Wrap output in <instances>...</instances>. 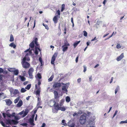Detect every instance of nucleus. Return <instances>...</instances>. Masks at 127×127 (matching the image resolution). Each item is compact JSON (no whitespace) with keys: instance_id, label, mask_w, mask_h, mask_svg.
<instances>
[{"instance_id":"nucleus-1","label":"nucleus","mask_w":127,"mask_h":127,"mask_svg":"<svg viewBox=\"0 0 127 127\" xmlns=\"http://www.w3.org/2000/svg\"><path fill=\"white\" fill-rule=\"evenodd\" d=\"M30 60V59L28 57V54H27L25 57L23 59L21 64L23 67L24 68L27 69L30 66V64L26 61H29Z\"/></svg>"},{"instance_id":"nucleus-2","label":"nucleus","mask_w":127,"mask_h":127,"mask_svg":"<svg viewBox=\"0 0 127 127\" xmlns=\"http://www.w3.org/2000/svg\"><path fill=\"white\" fill-rule=\"evenodd\" d=\"M53 93L54 95V99L52 101L54 103L53 106H54L55 108V106L57 105H59L58 103L59 101V96L58 93L57 91H54Z\"/></svg>"},{"instance_id":"nucleus-3","label":"nucleus","mask_w":127,"mask_h":127,"mask_svg":"<svg viewBox=\"0 0 127 127\" xmlns=\"http://www.w3.org/2000/svg\"><path fill=\"white\" fill-rule=\"evenodd\" d=\"M37 41V38H35L34 40H33L30 44V47L31 48H33L34 46V43L35 45V46L39 47V44L38 43Z\"/></svg>"},{"instance_id":"nucleus-4","label":"nucleus","mask_w":127,"mask_h":127,"mask_svg":"<svg viewBox=\"0 0 127 127\" xmlns=\"http://www.w3.org/2000/svg\"><path fill=\"white\" fill-rule=\"evenodd\" d=\"M86 116L83 115L80 116V122L81 125H83L85 123L86 121Z\"/></svg>"},{"instance_id":"nucleus-5","label":"nucleus","mask_w":127,"mask_h":127,"mask_svg":"<svg viewBox=\"0 0 127 127\" xmlns=\"http://www.w3.org/2000/svg\"><path fill=\"white\" fill-rule=\"evenodd\" d=\"M61 84L62 85H64L62 87V90L66 92H67V89L68 87L69 84V83H67L65 84H64L63 82H62Z\"/></svg>"},{"instance_id":"nucleus-6","label":"nucleus","mask_w":127,"mask_h":127,"mask_svg":"<svg viewBox=\"0 0 127 127\" xmlns=\"http://www.w3.org/2000/svg\"><path fill=\"white\" fill-rule=\"evenodd\" d=\"M34 69L33 68L31 67L29 69L28 71V73L30 78L32 79L33 78V73L34 72Z\"/></svg>"},{"instance_id":"nucleus-7","label":"nucleus","mask_w":127,"mask_h":127,"mask_svg":"<svg viewBox=\"0 0 127 127\" xmlns=\"http://www.w3.org/2000/svg\"><path fill=\"white\" fill-rule=\"evenodd\" d=\"M58 53H55L53 55L51 59V64H54V62L56 58L58 55Z\"/></svg>"},{"instance_id":"nucleus-8","label":"nucleus","mask_w":127,"mask_h":127,"mask_svg":"<svg viewBox=\"0 0 127 127\" xmlns=\"http://www.w3.org/2000/svg\"><path fill=\"white\" fill-rule=\"evenodd\" d=\"M54 109L57 111H58V110H61L62 111H64L66 110L65 107H61L59 105H57L55 106Z\"/></svg>"},{"instance_id":"nucleus-9","label":"nucleus","mask_w":127,"mask_h":127,"mask_svg":"<svg viewBox=\"0 0 127 127\" xmlns=\"http://www.w3.org/2000/svg\"><path fill=\"white\" fill-rule=\"evenodd\" d=\"M61 84H62L60 82H55L53 86V87L54 89L59 88L61 87Z\"/></svg>"},{"instance_id":"nucleus-10","label":"nucleus","mask_w":127,"mask_h":127,"mask_svg":"<svg viewBox=\"0 0 127 127\" xmlns=\"http://www.w3.org/2000/svg\"><path fill=\"white\" fill-rule=\"evenodd\" d=\"M35 88L36 89H38L35 92V94L37 95H38V96H40V86L37 87V85L36 84L35 85Z\"/></svg>"},{"instance_id":"nucleus-11","label":"nucleus","mask_w":127,"mask_h":127,"mask_svg":"<svg viewBox=\"0 0 127 127\" xmlns=\"http://www.w3.org/2000/svg\"><path fill=\"white\" fill-rule=\"evenodd\" d=\"M60 17V16L58 15L55 16L53 18V21L55 24L57 23L58 20V18Z\"/></svg>"},{"instance_id":"nucleus-12","label":"nucleus","mask_w":127,"mask_h":127,"mask_svg":"<svg viewBox=\"0 0 127 127\" xmlns=\"http://www.w3.org/2000/svg\"><path fill=\"white\" fill-rule=\"evenodd\" d=\"M124 57V53H122L116 59L117 60L119 61L121 60Z\"/></svg>"},{"instance_id":"nucleus-13","label":"nucleus","mask_w":127,"mask_h":127,"mask_svg":"<svg viewBox=\"0 0 127 127\" xmlns=\"http://www.w3.org/2000/svg\"><path fill=\"white\" fill-rule=\"evenodd\" d=\"M37 50H38L40 52L41 51V50L39 48V47L35 46L34 53H35V54L36 55L38 54V52L37 51Z\"/></svg>"},{"instance_id":"nucleus-14","label":"nucleus","mask_w":127,"mask_h":127,"mask_svg":"<svg viewBox=\"0 0 127 127\" xmlns=\"http://www.w3.org/2000/svg\"><path fill=\"white\" fill-rule=\"evenodd\" d=\"M5 101L6 104L8 106H10L12 103V101L10 99H6Z\"/></svg>"},{"instance_id":"nucleus-15","label":"nucleus","mask_w":127,"mask_h":127,"mask_svg":"<svg viewBox=\"0 0 127 127\" xmlns=\"http://www.w3.org/2000/svg\"><path fill=\"white\" fill-rule=\"evenodd\" d=\"M23 104V101L22 100L20 99L19 100V102L17 104V107H21Z\"/></svg>"},{"instance_id":"nucleus-16","label":"nucleus","mask_w":127,"mask_h":127,"mask_svg":"<svg viewBox=\"0 0 127 127\" xmlns=\"http://www.w3.org/2000/svg\"><path fill=\"white\" fill-rule=\"evenodd\" d=\"M64 101L65 100L64 99H61L60 100V104H59V106L60 107L62 106L63 105Z\"/></svg>"},{"instance_id":"nucleus-17","label":"nucleus","mask_w":127,"mask_h":127,"mask_svg":"<svg viewBox=\"0 0 127 127\" xmlns=\"http://www.w3.org/2000/svg\"><path fill=\"white\" fill-rule=\"evenodd\" d=\"M30 124L31 125H34V124L33 123V119L30 118L29 120Z\"/></svg>"},{"instance_id":"nucleus-18","label":"nucleus","mask_w":127,"mask_h":127,"mask_svg":"<svg viewBox=\"0 0 127 127\" xmlns=\"http://www.w3.org/2000/svg\"><path fill=\"white\" fill-rule=\"evenodd\" d=\"M80 40L78 41H76L73 44V46L74 48H75L77 45L80 43Z\"/></svg>"},{"instance_id":"nucleus-19","label":"nucleus","mask_w":127,"mask_h":127,"mask_svg":"<svg viewBox=\"0 0 127 127\" xmlns=\"http://www.w3.org/2000/svg\"><path fill=\"white\" fill-rule=\"evenodd\" d=\"M11 121L12 122V125H16L18 123V121L13 120H12Z\"/></svg>"},{"instance_id":"nucleus-20","label":"nucleus","mask_w":127,"mask_h":127,"mask_svg":"<svg viewBox=\"0 0 127 127\" xmlns=\"http://www.w3.org/2000/svg\"><path fill=\"white\" fill-rule=\"evenodd\" d=\"M9 46L13 47L14 48H15L16 47V45L13 43L12 42L9 45Z\"/></svg>"},{"instance_id":"nucleus-21","label":"nucleus","mask_w":127,"mask_h":127,"mask_svg":"<svg viewBox=\"0 0 127 127\" xmlns=\"http://www.w3.org/2000/svg\"><path fill=\"white\" fill-rule=\"evenodd\" d=\"M21 78V80L22 81H24L26 79V78L23 76L20 75L19 76Z\"/></svg>"},{"instance_id":"nucleus-22","label":"nucleus","mask_w":127,"mask_h":127,"mask_svg":"<svg viewBox=\"0 0 127 127\" xmlns=\"http://www.w3.org/2000/svg\"><path fill=\"white\" fill-rule=\"evenodd\" d=\"M14 40V38L13 35L11 34L10 36V39L9 41L10 42L13 41Z\"/></svg>"},{"instance_id":"nucleus-23","label":"nucleus","mask_w":127,"mask_h":127,"mask_svg":"<svg viewBox=\"0 0 127 127\" xmlns=\"http://www.w3.org/2000/svg\"><path fill=\"white\" fill-rule=\"evenodd\" d=\"M66 101L67 102H69L70 101V97L68 96H67L65 98Z\"/></svg>"},{"instance_id":"nucleus-24","label":"nucleus","mask_w":127,"mask_h":127,"mask_svg":"<svg viewBox=\"0 0 127 127\" xmlns=\"http://www.w3.org/2000/svg\"><path fill=\"white\" fill-rule=\"evenodd\" d=\"M14 74L17 75L19 73V71L18 70L16 69L13 71Z\"/></svg>"},{"instance_id":"nucleus-25","label":"nucleus","mask_w":127,"mask_h":127,"mask_svg":"<svg viewBox=\"0 0 127 127\" xmlns=\"http://www.w3.org/2000/svg\"><path fill=\"white\" fill-rule=\"evenodd\" d=\"M54 77V75H52L50 77V78L48 79V81L49 82L52 81Z\"/></svg>"},{"instance_id":"nucleus-26","label":"nucleus","mask_w":127,"mask_h":127,"mask_svg":"<svg viewBox=\"0 0 127 127\" xmlns=\"http://www.w3.org/2000/svg\"><path fill=\"white\" fill-rule=\"evenodd\" d=\"M12 120L8 119L7 120V121L8 123L10 125H12V122L11 121Z\"/></svg>"},{"instance_id":"nucleus-27","label":"nucleus","mask_w":127,"mask_h":127,"mask_svg":"<svg viewBox=\"0 0 127 127\" xmlns=\"http://www.w3.org/2000/svg\"><path fill=\"white\" fill-rule=\"evenodd\" d=\"M65 121L64 120H63L62 121V123H63V125L65 126H66L67 125V124L65 123Z\"/></svg>"},{"instance_id":"nucleus-28","label":"nucleus","mask_w":127,"mask_h":127,"mask_svg":"<svg viewBox=\"0 0 127 127\" xmlns=\"http://www.w3.org/2000/svg\"><path fill=\"white\" fill-rule=\"evenodd\" d=\"M31 84H29L26 86V87H25V89L27 90H29L31 88Z\"/></svg>"},{"instance_id":"nucleus-29","label":"nucleus","mask_w":127,"mask_h":127,"mask_svg":"<svg viewBox=\"0 0 127 127\" xmlns=\"http://www.w3.org/2000/svg\"><path fill=\"white\" fill-rule=\"evenodd\" d=\"M65 8V4H63L62 5V8L61 10V11L62 12Z\"/></svg>"},{"instance_id":"nucleus-30","label":"nucleus","mask_w":127,"mask_h":127,"mask_svg":"<svg viewBox=\"0 0 127 127\" xmlns=\"http://www.w3.org/2000/svg\"><path fill=\"white\" fill-rule=\"evenodd\" d=\"M28 111H26V110L25 111H24V112L23 117H24L25 116H26L28 114Z\"/></svg>"},{"instance_id":"nucleus-31","label":"nucleus","mask_w":127,"mask_h":127,"mask_svg":"<svg viewBox=\"0 0 127 127\" xmlns=\"http://www.w3.org/2000/svg\"><path fill=\"white\" fill-rule=\"evenodd\" d=\"M43 25L45 27V28L47 30L49 29V28L47 25L44 24V23L43 24Z\"/></svg>"},{"instance_id":"nucleus-32","label":"nucleus","mask_w":127,"mask_h":127,"mask_svg":"<svg viewBox=\"0 0 127 127\" xmlns=\"http://www.w3.org/2000/svg\"><path fill=\"white\" fill-rule=\"evenodd\" d=\"M20 98L19 97H18L16 99L14 100V102L15 103H17L19 100Z\"/></svg>"},{"instance_id":"nucleus-33","label":"nucleus","mask_w":127,"mask_h":127,"mask_svg":"<svg viewBox=\"0 0 127 127\" xmlns=\"http://www.w3.org/2000/svg\"><path fill=\"white\" fill-rule=\"evenodd\" d=\"M38 86H38H40L41 84V80H40L39 79H38Z\"/></svg>"},{"instance_id":"nucleus-34","label":"nucleus","mask_w":127,"mask_h":127,"mask_svg":"<svg viewBox=\"0 0 127 127\" xmlns=\"http://www.w3.org/2000/svg\"><path fill=\"white\" fill-rule=\"evenodd\" d=\"M63 47H64L63 49V51H65L67 49L68 47L67 46H65L64 47V46H62Z\"/></svg>"},{"instance_id":"nucleus-35","label":"nucleus","mask_w":127,"mask_h":127,"mask_svg":"<svg viewBox=\"0 0 127 127\" xmlns=\"http://www.w3.org/2000/svg\"><path fill=\"white\" fill-rule=\"evenodd\" d=\"M83 32L84 33V35L85 37H87V32L86 31H83Z\"/></svg>"},{"instance_id":"nucleus-36","label":"nucleus","mask_w":127,"mask_h":127,"mask_svg":"<svg viewBox=\"0 0 127 127\" xmlns=\"http://www.w3.org/2000/svg\"><path fill=\"white\" fill-rule=\"evenodd\" d=\"M37 76L38 78L39 79H41V76L40 73H38L37 74Z\"/></svg>"},{"instance_id":"nucleus-37","label":"nucleus","mask_w":127,"mask_h":127,"mask_svg":"<svg viewBox=\"0 0 127 127\" xmlns=\"http://www.w3.org/2000/svg\"><path fill=\"white\" fill-rule=\"evenodd\" d=\"M26 91V90L24 88H22L21 90V91L22 93H24Z\"/></svg>"},{"instance_id":"nucleus-38","label":"nucleus","mask_w":127,"mask_h":127,"mask_svg":"<svg viewBox=\"0 0 127 127\" xmlns=\"http://www.w3.org/2000/svg\"><path fill=\"white\" fill-rule=\"evenodd\" d=\"M116 47V48L118 49H120L121 47L120 45L119 44H118L117 45Z\"/></svg>"},{"instance_id":"nucleus-39","label":"nucleus","mask_w":127,"mask_h":127,"mask_svg":"<svg viewBox=\"0 0 127 127\" xmlns=\"http://www.w3.org/2000/svg\"><path fill=\"white\" fill-rule=\"evenodd\" d=\"M57 14L58 15V16H60V11L59 10H58L57 11L56 13V15Z\"/></svg>"},{"instance_id":"nucleus-40","label":"nucleus","mask_w":127,"mask_h":127,"mask_svg":"<svg viewBox=\"0 0 127 127\" xmlns=\"http://www.w3.org/2000/svg\"><path fill=\"white\" fill-rule=\"evenodd\" d=\"M28 51H29V53H32V50H30V48H29V49L26 50L25 51V52H28Z\"/></svg>"},{"instance_id":"nucleus-41","label":"nucleus","mask_w":127,"mask_h":127,"mask_svg":"<svg viewBox=\"0 0 127 127\" xmlns=\"http://www.w3.org/2000/svg\"><path fill=\"white\" fill-rule=\"evenodd\" d=\"M19 92L17 90H15L14 91V94H17Z\"/></svg>"},{"instance_id":"nucleus-42","label":"nucleus","mask_w":127,"mask_h":127,"mask_svg":"<svg viewBox=\"0 0 127 127\" xmlns=\"http://www.w3.org/2000/svg\"><path fill=\"white\" fill-rule=\"evenodd\" d=\"M120 123L123 124V123H127V120L125 121H123L121 122Z\"/></svg>"},{"instance_id":"nucleus-43","label":"nucleus","mask_w":127,"mask_h":127,"mask_svg":"<svg viewBox=\"0 0 127 127\" xmlns=\"http://www.w3.org/2000/svg\"><path fill=\"white\" fill-rule=\"evenodd\" d=\"M39 62H40V63H41V64H42V58H41V57H40L39 58Z\"/></svg>"},{"instance_id":"nucleus-44","label":"nucleus","mask_w":127,"mask_h":127,"mask_svg":"<svg viewBox=\"0 0 127 127\" xmlns=\"http://www.w3.org/2000/svg\"><path fill=\"white\" fill-rule=\"evenodd\" d=\"M79 57V55H78L75 61H76V63H77L78 62V59Z\"/></svg>"},{"instance_id":"nucleus-45","label":"nucleus","mask_w":127,"mask_h":127,"mask_svg":"<svg viewBox=\"0 0 127 127\" xmlns=\"http://www.w3.org/2000/svg\"><path fill=\"white\" fill-rule=\"evenodd\" d=\"M114 32H113V33L110 36H109L108 38H106L105 39V40H106L107 39H109L110 38V37H111L112 36H113V34H114Z\"/></svg>"},{"instance_id":"nucleus-46","label":"nucleus","mask_w":127,"mask_h":127,"mask_svg":"<svg viewBox=\"0 0 127 127\" xmlns=\"http://www.w3.org/2000/svg\"><path fill=\"white\" fill-rule=\"evenodd\" d=\"M15 120L17 121L19 120V118L17 116H15L14 117Z\"/></svg>"},{"instance_id":"nucleus-47","label":"nucleus","mask_w":127,"mask_h":127,"mask_svg":"<svg viewBox=\"0 0 127 127\" xmlns=\"http://www.w3.org/2000/svg\"><path fill=\"white\" fill-rule=\"evenodd\" d=\"M0 123L1 124V125L4 127H5V124L2 121H1L0 122Z\"/></svg>"},{"instance_id":"nucleus-48","label":"nucleus","mask_w":127,"mask_h":127,"mask_svg":"<svg viewBox=\"0 0 127 127\" xmlns=\"http://www.w3.org/2000/svg\"><path fill=\"white\" fill-rule=\"evenodd\" d=\"M64 33L65 34L66 33V26H65L64 27Z\"/></svg>"},{"instance_id":"nucleus-49","label":"nucleus","mask_w":127,"mask_h":127,"mask_svg":"<svg viewBox=\"0 0 127 127\" xmlns=\"http://www.w3.org/2000/svg\"><path fill=\"white\" fill-rule=\"evenodd\" d=\"M117 112H118V111L117 110H116L115 111V112L113 115V116L112 118H113L114 117V116L117 114Z\"/></svg>"},{"instance_id":"nucleus-50","label":"nucleus","mask_w":127,"mask_h":127,"mask_svg":"<svg viewBox=\"0 0 127 127\" xmlns=\"http://www.w3.org/2000/svg\"><path fill=\"white\" fill-rule=\"evenodd\" d=\"M83 67L84 68L83 71L84 72H85L87 70L86 67L85 66H84Z\"/></svg>"},{"instance_id":"nucleus-51","label":"nucleus","mask_w":127,"mask_h":127,"mask_svg":"<svg viewBox=\"0 0 127 127\" xmlns=\"http://www.w3.org/2000/svg\"><path fill=\"white\" fill-rule=\"evenodd\" d=\"M21 125L23 126H26L27 125V124L26 123H23L21 124Z\"/></svg>"},{"instance_id":"nucleus-52","label":"nucleus","mask_w":127,"mask_h":127,"mask_svg":"<svg viewBox=\"0 0 127 127\" xmlns=\"http://www.w3.org/2000/svg\"><path fill=\"white\" fill-rule=\"evenodd\" d=\"M24 112V111H21V112H20L18 114L19 115H22V114H23Z\"/></svg>"},{"instance_id":"nucleus-53","label":"nucleus","mask_w":127,"mask_h":127,"mask_svg":"<svg viewBox=\"0 0 127 127\" xmlns=\"http://www.w3.org/2000/svg\"><path fill=\"white\" fill-rule=\"evenodd\" d=\"M6 115L8 117H11V114L9 113L7 114Z\"/></svg>"},{"instance_id":"nucleus-54","label":"nucleus","mask_w":127,"mask_h":127,"mask_svg":"<svg viewBox=\"0 0 127 127\" xmlns=\"http://www.w3.org/2000/svg\"><path fill=\"white\" fill-rule=\"evenodd\" d=\"M15 113H14V112L12 113V114H11V117H14L15 116Z\"/></svg>"},{"instance_id":"nucleus-55","label":"nucleus","mask_w":127,"mask_h":127,"mask_svg":"<svg viewBox=\"0 0 127 127\" xmlns=\"http://www.w3.org/2000/svg\"><path fill=\"white\" fill-rule=\"evenodd\" d=\"M3 69L1 68H0V73H1L2 72H3Z\"/></svg>"},{"instance_id":"nucleus-56","label":"nucleus","mask_w":127,"mask_h":127,"mask_svg":"<svg viewBox=\"0 0 127 127\" xmlns=\"http://www.w3.org/2000/svg\"><path fill=\"white\" fill-rule=\"evenodd\" d=\"M77 82L78 83H80L81 81V78H79L77 80Z\"/></svg>"},{"instance_id":"nucleus-57","label":"nucleus","mask_w":127,"mask_h":127,"mask_svg":"<svg viewBox=\"0 0 127 127\" xmlns=\"http://www.w3.org/2000/svg\"><path fill=\"white\" fill-rule=\"evenodd\" d=\"M89 78L90 81L91 82L92 80V76H90L89 77Z\"/></svg>"},{"instance_id":"nucleus-58","label":"nucleus","mask_w":127,"mask_h":127,"mask_svg":"<svg viewBox=\"0 0 127 127\" xmlns=\"http://www.w3.org/2000/svg\"><path fill=\"white\" fill-rule=\"evenodd\" d=\"M28 83H29V82L28 81H26L23 84L24 85H26Z\"/></svg>"},{"instance_id":"nucleus-59","label":"nucleus","mask_w":127,"mask_h":127,"mask_svg":"<svg viewBox=\"0 0 127 127\" xmlns=\"http://www.w3.org/2000/svg\"><path fill=\"white\" fill-rule=\"evenodd\" d=\"M46 126V124L45 123H43L42 124V126H41V127H44Z\"/></svg>"},{"instance_id":"nucleus-60","label":"nucleus","mask_w":127,"mask_h":127,"mask_svg":"<svg viewBox=\"0 0 127 127\" xmlns=\"http://www.w3.org/2000/svg\"><path fill=\"white\" fill-rule=\"evenodd\" d=\"M119 86H117L116 89L115 90H117V91H118L119 90Z\"/></svg>"},{"instance_id":"nucleus-61","label":"nucleus","mask_w":127,"mask_h":127,"mask_svg":"<svg viewBox=\"0 0 127 127\" xmlns=\"http://www.w3.org/2000/svg\"><path fill=\"white\" fill-rule=\"evenodd\" d=\"M96 39H97L96 38V37H95L94 38L92 39L91 40V41H94L95 40H96Z\"/></svg>"},{"instance_id":"nucleus-62","label":"nucleus","mask_w":127,"mask_h":127,"mask_svg":"<svg viewBox=\"0 0 127 127\" xmlns=\"http://www.w3.org/2000/svg\"><path fill=\"white\" fill-rule=\"evenodd\" d=\"M109 33H107L106 34H104L103 36V37H105L106 36H107V35H109Z\"/></svg>"},{"instance_id":"nucleus-63","label":"nucleus","mask_w":127,"mask_h":127,"mask_svg":"<svg viewBox=\"0 0 127 127\" xmlns=\"http://www.w3.org/2000/svg\"><path fill=\"white\" fill-rule=\"evenodd\" d=\"M113 77H112L111 78V81H110V83H111L112 82L113 80Z\"/></svg>"},{"instance_id":"nucleus-64","label":"nucleus","mask_w":127,"mask_h":127,"mask_svg":"<svg viewBox=\"0 0 127 127\" xmlns=\"http://www.w3.org/2000/svg\"><path fill=\"white\" fill-rule=\"evenodd\" d=\"M12 68H10L8 70L10 72H13V71L12 70Z\"/></svg>"}]
</instances>
